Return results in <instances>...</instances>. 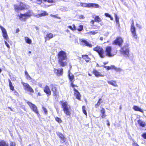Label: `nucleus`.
Returning <instances> with one entry per match:
<instances>
[{
	"mask_svg": "<svg viewBox=\"0 0 146 146\" xmlns=\"http://www.w3.org/2000/svg\"><path fill=\"white\" fill-rule=\"evenodd\" d=\"M48 15V13L45 11H42L41 13L36 15V14L33 13L31 11H29L24 14H18L17 17L21 21H25L28 17L32 15H33L37 18H39Z\"/></svg>",
	"mask_w": 146,
	"mask_h": 146,
	"instance_id": "f257e3e1",
	"label": "nucleus"
},
{
	"mask_svg": "<svg viewBox=\"0 0 146 146\" xmlns=\"http://www.w3.org/2000/svg\"><path fill=\"white\" fill-rule=\"evenodd\" d=\"M58 62L61 66L63 67L66 66L67 62L66 61L67 57L66 52L62 50L59 51L58 53Z\"/></svg>",
	"mask_w": 146,
	"mask_h": 146,
	"instance_id": "f03ea898",
	"label": "nucleus"
},
{
	"mask_svg": "<svg viewBox=\"0 0 146 146\" xmlns=\"http://www.w3.org/2000/svg\"><path fill=\"white\" fill-rule=\"evenodd\" d=\"M62 107L64 113L67 116H70L71 114V108L68 103L66 102H62Z\"/></svg>",
	"mask_w": 146,
	"mask_h": 146,
	"instance_id": "7ed1b4c3",
	"label": "nucleus"
},
{
	"mask_svg": "<svg viewBox=\"0 0 146 146\" xmlns=\"http://www.w3.org/2000/svg\"><path fill=\"white\" fill-rule=\"evenodd\" d=\"M120 51L125 57H128L129 50L128 44L126 45L122 48L120 50Z\"/></svg>",
	"mask_w": 146,
	"mask_h": 146,
	"instance_id": "20e7f679",
	"label": "nucleus"
},
{
	"mask_svg": "<svg viewBox=\"0 0 146 146\" xmlns=\"http://www.w3.org/2000/svg\"><path fill=\"white\" fill-rule=\"evenodd\" d=\"M93 50L97 52L101 58H103L105 57L104 51L102 48L97 46L96 47L93 48Z\"/></svg>",
	"mask_w": 146,
	"mask_h": 146,
	"instance_id": "39448f33",
	"label": "nucleus"
},
{
	"mask_svg": "<svg viewBox=\"0 0 146 146\" xmlns=\"http://www.w3.org/2000/svg\"><path fill=\"white\" fill-rule=\"evenodd\" d=\"M22 84L24 87V89L26 91L31 93H33L34 90L28 84L22 82Z\"/></svg>",
	"mask_w": 146,
	"mask_h": 146,
	"instance_id": "423d86ee",
	"label": "nucleus"
},
{
	"mask_svg": "<svg viewBox=\"0 0 146 146\" xmlns=\"http://www.w3.org/2000/svg\"><path fill=\"white\" fill-rule=\"evenodd\" d=\"M25 7V5L22 2H20L19 5H14L15 9L17 12L24 9Z\"/></svg>",
	"mask_w": 146,
	"mask_h": 146,
	"instance_id": "0eeeda50",
	"label": "nucleus"
},
{
	"mask_svg": "<svg viewBox=\"0 0 146 146\" xmlns=\"http://www.w3.org/2000/svg\"><path fill=\"white\" fill-rule=\"evenodd\" d=\"M111 47L110 46H107L106 48V55L109 57L113 56L116 53V52L113 53L111 52Z\"/></svg>",
	"mask_w": 146,
	"mask_h": 146,
	"instance_id": "6e6552de",
	"label": "nucleus"
},
{
	"mask_svg": "<svg viewBox=\"0 0 146 146\" xmlns=\"http://www.w3.org/2000/svg\"><path fill=\"white\" fill-rule=\"evenodd\" d=\"M0 28L1 30L3 33V36L4 38V39L6 41H8L9 38L6 29L1 25H0Z\"/></svg>",
	"mask_w": 146,
	"mask_h": 146,
	"instance_id": "1a4fd4ad",
	"label": "nucleus"
},
{
	"mask_svg": "<svg viewBox=\"0 0 146 146\" xmlns=\"http://www.w3.org/2000/svg\"><path fill=\"white\" fill-rule=\"evenodd\" d=\"M27 103L33 111L38 115L39 113L37 107L35 105L32 104L31 102H27Z\"/></svg>",
	"mask_w": 146,
	"mask_h": 146,
	"instance_id": "9d476101",
	"label": "nucleus"
},
{
	"mask_svg": "<svg viewBox=\"0 0 146 146\" xmlns=\"http://www.w3.org/2000/svg\"><path fill=\"white\" fill-rule=\"evenodd\" d=\"M80 44L82 45H85L89 48H91L92 46V44L89 43L86 40L84 39H82L80 40Z\"/></svg>",
	"mask_w": 146,
	"mask_h": 146,
	"instance_id": "9b49d317",
	"label": "nucleus"
},
{
	"mask_svg": "<svg viewBox=\"0 0 146 146\" xmlns=\"http://www.w3.org/2000/svg\"><path fill=\"white\" fill-rule=\"evenodd\" d=\"M131 31L133 37H134L135 38H137V36L136 33L135 28L134 26L133 21V22L131 25Z\"/></svg>",
	"mask_w": 146,
	"mask_h": 146,
	"instance_id": "f8f14e48",
	"label": "nucleus"
},
{
	"mask_svg": "<svg viewBox=\"0 0 146 146\" xmlns=\"http://www.w3.org/2000/svg\"><path fill=\"white\" fill-rule=\"evenodd\" d=\"M123 42V39L121 37H118L113 42L112 44L120 46Z\"/></svg>",
	"mask_w": 146,
	"mask_h": 146,
	"instance_id": "ddd939ff",
	"label": "nucleus"
},
{
	"mask_svg": "<svg viewBox=\"0 0 146 146\" xmlns=\"http://www.w3.org/2000/svg\"><path fill=\"white\" fill-rule=\"evenodd\" d=\"M68 75L69 80L70 82H74L75 81L74 76L73 74L70 72L69 70L68 71Z\"/></svg>",
	"mask_w": 146,
	"mask_h": 146,
	"instance_id": "4468645a",
	"label": "nucleus"
},
{
	"mask_svg": "<svg viewBox=\"0 0 146 146\" xmlns=\"http://www.w3.org/2000/svg\"><path fill=\"white\" fill-rule=\"evenodd\" d=\"M54 72L56 73L58 76L62 75L63 73V70L62 69H60L58 70L54 68Z\"/></svg>",
	"mask_w": 146,
	"mask_h": 146,
	"instance_id": "2eb2a0df",
	"label": "nucleus"
},
{
	"mask_svg": "<svg viewBox=\"0 0 146 146\" xmlns=\"http://www.w3.org/2000/svg\"><path fill=\"white\" fill-rule=\"evenodd\" d=\"M74 95L76 96V98L79 100H81L80 98L81 95H80V93L78 90L75 88L74 89Z\"/></svg>",
	"mask_w": 146,
	"mask_h": 146,
	"instance_id": "dca6fc26",
	"label": "nucleus"
},
{
	"mask_svg": "<svg viewBox=\"0 0 146 146\" xmlns=\"http://www.w3.org/2000/svg\"><path fill=\"white\" fill-rule=\"evenodd\" d=\"M44 91L48 96H50L51 94V91L49 88V87L46 86L44 88Z\"/></svg>",
	"mask_w": 146,
	"mask_h": 146,
	"instance_id": "f3484780",
	"label": "nucleus"
},
{
	"mask_svg": "<svg viewBox=\"0 0 146 146\" xmlns=\"http://www.w3.org/2000/svg\"><path fill=\"white\" fill-rule=\"evenodd\" d=\"M52 87V90L54 96H57L58 94V93L57 92L56 88L55 86L52 84L51 85Z\"/></svg>",
	"mask_w": 146,
	"mask_h": 146,
	"instance_id": "a211bd4d",
	"label": "nucleus"
},
{
	"mask_svg": "<svg viewBox=\"0 0 146 146\" xmlns=\"http://www.w3.org/2000/svg\"><path fill=\"white\" fill-rule=\"evenodd\" d=\"M133 108L135 111H139L142 113H143L144 112L143 110L137 106H134Z\"/></svg>",
	"mask_w": 146,
	"mask_h": 146,
	"instance_id": "6ab92c4d",
	"label": "nucleus"
},
{
	"mask_svg": "<svg viewBox=\"0 0 146 146\" xmlns=\"http://www.w3.org/2000/svg\"><path fill=\"white\" fill-rule=\"evenodd\" d=\"M53 37V35L52 33H49L46 35V36L44 37L45 41L48 40Z\"/></svg>",
	"mask_w": 146,
	"mask_h": 146,
	"instance_id": "aec40b11",
	"label": "nucleus"
},
{
	"mask_svg": "<svg viewBox=\"0 0 146 146\" xmlns=\"http://www.w3.org/2000/svg\"><path fill=\"white\" fill-rule=\"evenodd\" d=\"M107 82L109 84L112 85L115 87H117L118 85L116 84V82L115 81L111 80L110 81H108Z\"/></svg>",
	"mask_w": 146,
	"mask_h": 146,
	"instance_id": "412c9836",
	"label": "nucleus"
},
{
	"mask_svg": "<svg viewBox=\"0 0 146 146\" xmlns=\"http://www.w3.org/2000/svg\"><path fill=\"white\" fill-rule=\"evenodd\" d=\"M94 74L97 77L103 76L101 73L96 70H94L93 71Z\"/></svg>",
	"mask_w": 146,
	"mask_h": 146,
	"instance_id": "4be33fe9",
	"label": "nucleus"
},
{
	"mask_svg": "<svg viewBox=\"0 0 146 146\" xmlns=\"http://www.w3.org/2000/svg\"><path fill=\"white\" fill-rule=\"evenodd\" d=\"M137 123L140 126L142 127H144L146 125L145 123L141 120L139 119L137 121Z\"/></svg>",
	"mask_w": 146,
	"mask_h": 146,
	"instance_id": "5701e85b",
	"label": "nucleus"
},
{
	"mask_svg": "<svg viewBox=\"0 0 146 146\" xmlns=\"http://www.w3.org/2000/svg\"><path fill=\"white\" fill-rule=\"evenodd\" d=\"M100 6L99 5L94 3H90V8H98Z\"/></svg>",
	"mask_w": 146,
	"mask_h": 146,
	"instance_id": "b1692460",
	"label": "nucleus"
},
{
	"mask_svg": "<svg viewBox=\"0 0 146 146\" xmlns=\"http://www.w3.org/2000/svg\"><path fill=\"white\" fill-rule=\"evenodd\" d=\"M58 135L60 138L61 139V141L62 142H64L65 141V137L64 135L61 133H58Z\"/></svg>",
	"mask_w": 146,
	"mask_h": 146,
	"instance_id": "393cba45",
	"label": "nucleus"
},
{
	"mask_svg": "<svg viewBox=\"0 0 146 146\" xmlns=\"http://www.w3.org/2000/svg\"><path fill=\"white\" fill-rule=\"evenodd\" d=\"M80 5L83 7L90 8V3H81Z\"/></svg>",
	"mask_w": 146,
	"mask_h": 146,
	"instance_id": "a878e982",
	"label": "nucleus"
},
{
	"mask_svg": "<svg viewBox=\"0 0 146 146\" xmlns=\"http://www.w3.org/2000/svg\"><path fill=\"white\" fill-rule=\"evenodd\" d=\"M82 57L87 62H89L90 60V58L87 55H82Z\"/></svg>",
	"mask_w": 146,
	"mask_h": 146,
	"instance_id": "bb28decb",
	"label": "nucleus"
},
{
	"mask_svg": "<svg viewBox=\"0 0 146 146\" xmlns=\"http://www.w3.org/2000/svg\"><path fill=\"white\" fill-rule=\"evenodd\" d=\"M25 40L26 42L29 44H31L32 42L31 40L27 37L26 36L25 37Z\"/></svg>",
	"mask_w": 146,
	"mask_h": 146,
	"instance_id": "cd10ccee",
	"label": "nucleus"
},
{
	"mask_svg": "<svg viewBox=\"0 0 146 146\" xmlns=\"http://www.w3.org/2000/svg\"><path fill=\"white\" fill-rule=\"evenodd\" d=\"M8 81L9 83V86L10 90H11L12 91H13L14 90V87L12 83L11 82L10 80L9 79H8Z\"/></svg>",
	"mask_w": 146,
	"mask_h": 146,
	"instance_id": "c85d7f7f",
	"label": "nucleus"
},
{
	"mask_svg": "<svg viewBox=\"0 0 146 146\" xmlns=\"http://www.w3.org/2000/svg\"><path fill=\"white\" fill-rule=\"evenodd\" d=\"M111 67L117 72H121L123 70L121 68H116L114 66H111Z\"/></svg>",
	"mask_w": 146,
	"mask_h": 146,
	"instance_id": "c756f323",
	"label": "nucleus"
},
{
	"mask_svg": "<svg viewBox=\"0 0 146 146\" xmlns=\"http://www.w3.org/2000/svg\"><path fill=\"white\" fill-rule=\"evenodd\" d=\"M0 146H8V144L3 141H0Z\"/></svg>",
	"mask_w": 146,
	"mask_h": 146,
	"instance_id": "7c9ffc66",
	"label": "nucleus"
},
{
	"mask_svg": "<svg viewBox=\"0 0 146 146\" xmlns=\"http://www.w3.org/2000/svg\"><path fill=\"white\" fill-rule=\"evenodd\" d=\"M95 21L99 23L101 21V19L99 16H96L94 18Z\"/></svg>",
	"mask_w": 146,
	"mask_h": 146,
	"instance_id": "2f4dec72",
	"label": "nucleus"
},
{
	"mask_svg": "<svg viewBox=\"0 0 146 146\" xmlns=\"http://www.w3.org/2000/svg\"><path fill=\"white\" fill-rule=\"evenodd\" d=\"M73 27L71 26H68V27L70 29H71L72 30L74 31L76 30V28L75 27V25L74 24H73L72 25Z\"/></svg>",
	"mask_w": 146,
	"mask_h": 146,
	"instance_id": "473e14b6",
	"label": "nucleus"
},
{
	"mask_svg": "<svg viewBox=\"0 0 146 146\" xmlns=\"http://www.w3.org/2000/svg\"><path fill=\"white\" fill-rule=\"evenodd\" d=\"M79 28L76 29L78 31H82L83 29V26L82 25H80L79 26Z\"/></svg>",
	"mask_w": 146,
	"mask_h": 146,
	"instance_id": "72a5a7b5",
	"label": "nucleus"
},
{
	"mask_svg": "<svg viewBox=\"0 0 146 146\" xmlns=\"http://www.w3.org/2000/svg\"><path fill=\"white\" fill-rule=\"evenodd\" d=\"M115 16L116 23L117 24H118L119 25V18L117 16V15L116 14H115Z\"/></svg>",
	"mask_w": 146,
	"mask_h": 146,
	"instance_id": "f704fd0d",
	"label": "nucleus"
},
{
	"mask_svg": "<svg viewBox=\"0 0 146 146\" xmlns=\"http://www.w3.org/2000/svg\"><path fill=\"white\" fill-rule=\"evenodd\" d=\"M105 15L107 17H108L110 18V19L111 20H113V18L111 17V16L108 13H105Z\"/></svg>",
	"mask_w": 146,
	"mask_h": 146,
	"instance_id": "c9c22d12",
	"label": "nucleus"
},
{
	"mask_svg": "<svg viewBox=\"0 0 146 146\" xmlns=\"http://www.w3.org/2000/svg\"><path fill=\"white\" fill-rule=\"evenodd\" d=\"M82 109L83 113H84L86 115V117L87 116V113L85 110V107L84 106H82Z\"/></svg>",
	"mask_w": 146,
	"mask_h": 146,
	"instance_id": "e433bc0d",
	"label": "nucleus"
},
{
	"mask_svg": "<svg viewBox=\"0 0 146 146\" xmlns=\"http://www.w3.org/2000/svg\"><path fill=\"white\" fill-rule=\"evenodd\" d=\"M101 100L102 99L101 98L99 99L97 103L95 105V107L96 108H97L100 105V102Z\"/></svg>",
	"mask_w": 146,
	"mask_h": 146,
	"instance_id": "4c0bfd02",
	"label": "nucleus"
},
{
	"mask_svg": "<svg viewBox=\"0 0 146 146\" xmlns=\"http://www.w3.org/2000/svg\"><path fill=\"white\" fill-rule=\"evenodd\" d=\"M55 120L57 121L59 123H61L62 122V120H61V119L59 117H56Z\"/></svg>",
	"mask_w": 146,
	"mask_h": 146,
	"instance_id": "58836bf2",
	"label": "nucleus"
},
{
	"mask_svg": "<svg viewBox=\"0 0 146 146\" xmlns=\"http://www.w3.org/2000/svg\"><path fill=\"white\" fill-rule=\"evenodd\" d=\"M97 32H95V31H91L89 33H87V34H91L92 35H95L96 33H97Z\"/></svg>",
	"mask_w": 146,
	"mask_h": 146,
	"instance_id": "ea45409f",
	"label": "nucleus"
},
{
	"mask_svg": "<svg viewBox=\"0 0 146 146\" xmlns=\"http://www.w3.org/2000/svg\"><path fill=\"white\" fill-rule=\"evenodd\" d=\"M42 108L43 110L44 111V112L45 113V114H47V111L46 109L43 106H42Z\"/></svg>",
	"mask_w": 146,
	"mask_h": 146,
	"instance_id": "a19ab883",
	"label": "nucleus"
},
{
	"mask_svg": "<svg viewBox=\"0 0 146 146\" xmlns=\"http://www.w3.org/2000/svg\"><path fill=\"white\" fill-rule=\"evenodd\" d=\"M7 41H6V40H4L5 43V45L8 48H10V46L9 45V44L7 43Z\"/></svg>",
	"mask_w": 146,
	"mask_h": 146,
	"instance_id": "79ce46f5",
	"label": "nucleus"
},
{
	"mask_svg": "<svg viewBox=\"0 0 146 146\" xmlns=\"http://www.w3.org/2000/svg\"><path fill=\"white\" fill-rule=\"evenodd\" d=\"M104 67L105 68H106L108 70H109L111 68H113L112 67H111H111H110L109 66H104Z\"/></svg>",
	"mask_w": 146,
	"mask_h": 146,
	"instance_id": "37998d69",
	"label": "nucleus"
},
{
	"mask_svg": "<svg viewBox=\"0 0 146 146\" xmlns=\"http://www.w3.org/2000/svg\"><path fill=\"white\" fill-rule=\"evenodd\" d=\"M10 146H15V143L13 142H11L10 143Z\"/></svg>",
	"mask_w": 146,
	"mask_h": 146,
	"instance_id": "c03bdc74",
	"label": "nucleus"
},
{
	"mask_svg": "<svg viewBox=\"0 0 146 146\" xmlns=\"http://www.w3.org/2000/svg\"><path fill=\"white\" fill-rule=\"evenodd\" d=\"M101 113L102 114H104L105 113V110L104 108H102L101 111Z\"/></svg>",
	"mask_w": 146,
	"mask_h": 146,
	"instance_id": "a18cd8bd",
	"label": "nucleus"
},
{
	"mask_svg": "<svg viewBox=\"0 0 146 146\" xmlns=\"http://www.w3.org/2000/svg\"><path fill=\"white\" fill-rule=\"evenodd\" d=\"M45 1H47L49 3H52L53 2V0H43Z\"/></svg>",
	"mask_w": 146,
	"mask_h": 146,
	"instance_id": "49530a36",
	"label": "nucleus"
},
{
	"mask_svg": "<svg viewBox=\"0 0 146 146\" xmlns=\"http://www.w3.org/2000/svg\"><path fill=\"white\" fill-rule=\"evenodd\" d=\"M26 78H27V79L29 80H31V78L29 75L26 76Z\"/></svg>",
	"mask_w": 146,
	"mask_h": 146,
	"instance_id": "de8ad7c7",
	"label": "nucleus"
},
{
	"mask_svg": "<svg viewBox=\"0 0 146 146\" xmlns=\"http://www.w3.org/2000/svg\"><path fill=\"white\" fill-rule=\"evenodd\" d=\"M141 136L144 138L146 139V133L142 134Z\"/></svg>",
	"mask_w": 146,
	"mask_h": 146,
	"instance_id": "09e8293b",
	"label": "nucleus"
},
{
	"mask_svg": "<svg viewBox=\"0 0 146 146\" xmlns=\"http://www.w3.org/2000/svg\"><path fill=\"white\" fill-rule=\"evenodd\" d=\"M73 83L74 82H70L71 83V86L73 88H74V87H75V86H76L75 85H74L73 84Z\"/></svg>",
	"mask_w": 146,
	"mask_h": 146,
	"instance_id": "8fccbe9b",
	"label": "nucleus"
},
{
	"mask_svg": "<svg viewBox=\"0 0 146 146\" xmlns=\"http://www.w3.org/2000/svg\"><path fill=\"white\" fill-rule=\"evenodd\" d=\"M36 2L38 4H40L42 3V0H37Z\"/></svg>",
	"mask_w": 146,
	"mask_h": 146,
	"instance_id": "3c124183",
	"label": "nucleus"
},
{
	"mask_svg": "<svg viewBox=\"0 0 146 146\" xmlns=\"http://www.w3.org/2000/svg\"><path fill=\"white\" fill-rule=\"evenodd\" d=\"M79 17L80 19H84V16L82 15H79Z\"/></svg>",
	"mask_w": 146,
	"mask_h": 146,
	"instance_id": "603ef678",
	"label": "nucleus"
},
{
	"mask_svg": "<svg viewBox=\"0 0 146 146\" xmlns=\"http://www.w3.org/2000/svg\"><path fill=\"white\" fill-rule=\"evenodd\" d=\"M136 26L137 27H138L139 29H140L141 28V25H140L138 24H136Z\"/></svg>",
	"mask_w": 146,
	"mask_h": 146,
	"instance_id": "864d4df0",
	"label": "nucleus"
},
{
	"mask_svg": "<svg viewBox=\"0 0 146 146\" xmlns=\"http://www.w3.org/2000/svg\"><path fill=\"white\" fill-rule=\"evenodd\" d=\"M106 115L105 114H102V118H104L106 116Z\"/></svg>",
	"mask_w": 146,
	"mask_h": 146,
	"instance_id": "5fc2aeb1",
	"label": "nucleus"
},
{
	"mask_svg": "<svg viewBox=\"0 0 146 146\" xmlns=\"http://www.w3.org/2000/svg\"><path fill=\"white\" fill-rule=\"evenodd\" d=\"M25 76L29 75L28 72L26 71H25Z\"/></svg>",
	"mask_w": 146,
	"mask_h": 146,
	"instance_id": "6e6d98bb",
	"label": "nucleus"
},
{
	"mask_svg": "<svg viewBox=\"0 0 146 146\" xmlns=\"http://www.w3.org/2000/svg\"><path fill=\"white\" fill-rule=\"evenodd\" d=\"M16 33H18V32H19V29H16Z\"/></svg>",
	"mask_w": 146,
	"mask_h": 146,
	"instance_id": "4d7b16f0",
	"label": "nucleus"
},
{
	"mask_svg": "<svg viewBox=\"0 0 146 146\" xmlns=\"http://www.w3.org/2000/svg\"><path fill=\"white\" fill-rule=\"evenodd\" d=\"M94 21L93 20H92L91 21V23H92V24L93 25L94 23Z\"/></svg>",
	"mask_w": 146,
	"mask_h": 146,
	"instance_id": "13d9d810",
	"label": "nucleus"
},
{
	"mask_svg": "<svg viewBox=\"0 0 146 146\" xmlns=\"http://www.w3.org/2000/svg\"><path fill=\"white\" fill-rule=\"evenodd\" d=\"M50 16H51V17H56V15H52V14H51L50 15Z\"/></svg>",
	"mask_w": 146,
	"mask_h": 146,
	"instance_id": "bf43d9fd",
	"label": "nucleus"
},
{
	"mask_svg": "<svg viewBox=\"0 0 146 146\" xmlns=\"http://www.w3.org/2000/svg\"><path fill=\"white\" fill-rule=\"evenodd\" d=\"M103 39V37H101L100 38V40H102Z\"/></svg>",
	"mask_w": 146,
	"mask_h": 146,
	"instance_id": "052dcab7",
	"label": "nucleus"
},
{
	"mask_svg": "<svg viewBox=\"0 0 146 146\" xmlns=\"http://www.w3.org/2000/svg\"><path fill=\"white\" fill-rule=\"evenodd\" d=\"M35 90L36 92H38V89H37V88H36L35 89Z\"/></svg>",
	"mask_w": 146,
	"mask_h": 146,
	"instance_id": "680f3d73",
	"label": "nucleus"
},
{
	"mask_svg": "<svg viewBox=\"0 0 146 146\" xmlns=\"http://www.w3.org/2000/svg\"><path fill=\"white\" fill-rule=\"evenodd\" d=\"M107 125L109 126L110 125V123L109 122H108V123H107Z\"/></svg>",
	"mask_w": 146,
	"mask_h": 146,
	"instance_id": "e2e57ef3",
	"label": "nucleus"
},
{
	"mask_svg": "<svg viewBox=\"0 0 146 146\" xmlns=\"http://www.w3.org/2000/svg\"><path fill=\"white\" fill-rule=\"evenodd\" d=\"M38 95L39 96H40V92H38Z\"/></svg>",
	"mask_w": 146,
	"mask_h": 146,
	"instance_id": "0e129e2a",
	"label": "nucleus"
},
{
	"mask_svg": "<svg viewBox=\"0 0 146 146\" xmlns=\"http://www.w3.org/2000/svg\"><path fill=\"white\" fill-rule=\"evenodd\" d=\"M8 108L9 109H10L11 111H12V109L11 108L9 107Z\"/></svg>",
	"mask_w": 146,
	"mask_h": 146,
	"instance_id": "69168bd1",
	"label": "nucleus"
},
{
	"mask_svg": "<svg viewBox=\"0 0 146 146\" xmlns=\"http://www.w3.org/2000/svg\"><path fill=\"white\" fill-rule=\"evenodd\" d=\"M108 63V62H104V64H105V65L106 64H107Z\"/></svg>",
	"mask_w": 146,
	"mask_h": 146,
	"instance_id": "338daca9",
	"label": "nucleus"
},
{
	"mask_svg": "<svg viewBox=\"0 0 146 146\" xmlns=\"http://www.w3.org/2000/svg\"><path fill=\"white\" fill-rule=\"evenodd\" d=\"M119 109L121 110V106H120L119 107Z\"/></svg>",
	"mask_w": 146,
	"mask_h": 146,
	"instance_id": "774afa93",
	"label": "nucleus"
}]
</instances>
